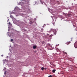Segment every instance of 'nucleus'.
Here are the masks:
<instances>
[{
	"label": "nucleus",
	"instance_id": "nucleus-1",
	"mask_svg": "<svg viewBox=\"0 0 77 77\" xmlns=\"http://www.w3.org/2000/svg\"><path fill=\"white\" fill-rule=\"evenodd\" d=\"M51 31L53 32L54 35H56V33H57V31L56 29H51Z\"/></svg>",
	"mask_w": 77,
	"mask_h": 77
},
{
	"label": "nucleus",
	"instance_id": "nucleus-2",
	"mask_svg": "<svg viewBox=\"0 0 77 77\" xmlns=\"http://www.w3.org/2000/svg\"><path fill=\"white\" fill-rule=\"evenodd\" d=\"M74 46L75 48H77V41L74 44Z\"/></svg>",
	"mask_w": 77,
	"mask_h": 77
},
{
	"label": "nucleus",
	"instance_id": "nucleus-3",
	"mask_svg": "<svg viewBox=\"0 0 77 77\" xmlns=\"http://www.w3.org/2000/svg\"><path fill=\"white\" fill-rule=\"evenodd\" d=\"M70 42H68L66 43V44L67 45H69V44H70Z\"/></svg>",
	"mask_w": 77,
	"mask_h": 77
},
{
	"label": "nucleus",
	"instance_id": "nucleus-4",
	"mask_svg": "<svg viewBox=\"0 0 77 77\" xmlns=\"http://www.w3.org/2000/svg\"><path fill=\"white\" fill-rule=\"evenodd\" d=\"M8 24H9L10 26V27H12V24L10 22H9V23H8Z\"/></svg>",
	"mask_w": 77,
	"mask_h": 77
},
{
	"label": "nucleus",
	"instance_id": "nucleus-5",
	"mask_svg": "<svg viewBox=\"0 0 77 77\" xmlns=\"http://www.w3.org/2000/svg\"><path fill=\"white\" fill-rule=\"evenodd\" d=\"M33 49H36V46H33Z\"/></svg>",
	"mask_w": 77,
	"mask_h": 77
},
{
	"label": "nucleus",
	"instance_id": "nucleus-6",
	"mask_svg": "<svg viewBox=\"0 0 77 77\" xmlns=\"http://www.w3.org/2000/svg\"><path fill=\"white\" fill-rule=\"evenodd\" d=\"M55 71H56V69H53L52 71L53 72H55Z\"/></svg>",
	"mask_w": 77,
	"mask_h": 77
},
{
	"label": "nucleus",
	"instance_id": "nucleus-7",
	"mask_svg": "<svg viewBox=\"0 0 77 77\" xmlns=\"http://www.w3.org/2000/svg\"><path fill=\"white\" fill-rule=\"evenodd\" d=\"M68 17H71V14H68Z\"/></svg>",
	"mask_w": 77,
	"mask_h": 77
},
{
	"label": "nucleus",
	"instance_id": "nucleus-8",
	"mask_svg": "<svg viewBox=\"0 0 77 77\" xmlns=\"http://www.w3.org/2000/svg\"><path fill=\"white\" fill-rule=\"evenodd\" d=\"M44 67H42L41 68V69L43 71V70H44Z\"/></svg>",
	"mask_w": 77,
	"mask_h": 77
},
{
	"label": "nucleus",
	"instance_id": "nucleus-9",
	"mask_svg": "<svg viewBox=\"0 0 77 77\" xmlns=\"http://www.w3.org/2000/svg\"><path fill=\"white\" fill-rule=\"evenodd\" d=\"M57 3H58V4H59L60 3H59V2L58 1H57Z\"/></svg>",
	"mask_w": 77,
	"mask_h": 77
},
{
	"label": "nucleus",
	"instance_id": "nucleus-10",
	"mask_svg": "<svg viewBox=\"0 0 77 77\" xmlns=\"http://www.w3.org/2000/svg\"><path fill=\"white\" fill-rule=\"evenodd\" d=\"M11 18H13V17H12V16L11 15Z\"/></svg>",
	"mask_w": 77,
	"mask_h": 77
},
{
	"label": "nucleus",
	"instance_id": "nucleus-11",
	"mask_svg": "<svg viewBox=\"0 0 77 77\" xmlns=\"http://www.w3.org/2000/svg\"><path fill=\"white\" fill-rule=\"evenodd\" d=\"M48 77H52V76L51 75H50Z\"/></svg>",
	"mask_w": 77,
	"mask_h": 77
},
{
	"label": "nucleus",
	"instance_id": "nucleus-12",
	"mask_svg": "<svg viewBox=\"0 0 77 77\" xmlns=\"http://www.w3.org/2000/svg\"><path fill=\"white\" fill-rule=\"evenodd\" d=\"M48 45H49V46H50V47H51V46L50 45V44H48Z\"/></svg>",
	"mask_w": 77,
	"mask_h": 77
},
{
	"label": "nucleus",
	"instance_id": "nucleus-13",
	"mask_svg": "<svg viewBox=\"0 0 77 77\" xmlns=\"http://www.w3.org/2000/svg\"><path fill=\"white\" fill-rule=\"evenodd\" d=\"M53 36V35L51 34L50 35V36Z\"/></svg>",
	"mask_w": 77,
	"mask_h": 77
},
{
	"label": "nucleus",
	"instance_id": "nucleus-14",
	"mask_svg": "<svg viewBox=\"0 0 77 77\" xmlns=\"http://www.w3.org/2000/svg\"><path fill=\"white\" fill-rule=\"evenodd\" d=\"M27 30L26 29H24V32H26Z\"/></svg>",
	"mask_w": 77,
	"mask_h": 77
},
{
	"label": "nucleus",
	"instance_id": "nucleus-15",
	"mask_svg": "<svg viewBox=\"0 0 77 77\" xmlns=\"http://www.w3.org/2000/svg\"><path fill=\"white\" fill-rule=\"evenodd\" d=\"M11 42H12V41H13V39H11Z\"/></svg>",
	"mask_w": 77,
	"mask_h": 77
},
{
	"label": "nucleus",
	"instance_id": "nucleus-16",
	"mask_svg": "<svg viewBox=\"0 0 77 77\" xmlns=\"http://www.w3.org/2000/svg\"><path fill=\"white\" fill-rule=\"evenodd\" d=\"M65 54H67V53H65Z\"/></svg>",
	"mask_w": 77,
	"mask_h": 77
},
{
	"label": "nucleus",
	"instance_id": "nucleus-17",
	"mask_svg": "<svg viewBox=\"0 0 77 77\" xmlns=\"http://www.w3.org/2000/svg\"><path fill=\"white\" fill-rule=\"evenodd\" d=\"M44 42H42V43L43 44V43H44Z\"/></svg>",
	"mask_w": 77,
	"mask_h": 77
},
{
	"label": "nucleus",
	"instance_id": "nucleus-18",
	"mask_svg": "<svg viewBox=\"0 0 77 77\" xmlns=\"http://www.w3.org/2000/svg\"><path fill=\"white\" fill-rule=\"evenodd\" d=\"M1 56H3V55H2Z\"/></svg>",
	"mask_w": 77,
	"mask_h": 77
},
{
	"label": "nucleus",
	"instance_id": "nucleus-19",
	"mask_svg": "<svg viewBox=\"0 0 77 77\" xmlns=\"http://www.w3.org/2000/svg\"><path fill=\"white\" fill-rule=\"evenodd\" d=\"M24 1H25V0H23Z\"/></svg>",
	"mask_w": 77,
	"mask_h": 77
},
{
	"label": "nucleus",
	"instance_id": "nucleus-20",
	"mask_svg": "<svg viewBox=\"0 0 77 77\" xmlns=\"http://www.w3.org/2000/svg\"><path fill=\"white\" fill-rule=\"evenodd\" d=\"M4 61H5L4 60H3V62H4Z\"/></svg>",
	"mask_w": 77,
	"mask_h": 77
}]
</instances>
